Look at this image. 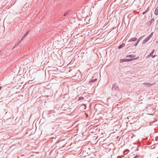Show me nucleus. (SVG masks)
<instances>
[{
  "label": "nucleus",
  "instance_id": "21",
  "mask_svg": "<svg viewBox=\"0 0 158 158\" xmlns=\"http://www.w3.org/2000/svg\"><path fill=\"white\" fill-rule=\"evenodd\" d=\"M1 88H2V87H1H1H0V90L1 89Z\"/></svg>",
  "mask_w": 158,
  "mask_h": 158
},
{
  "label": "nucleus",
  "instance_id": "16",
  "mask_svg": "<svg viewBox=\"0 0 158 158\" xmlns=\"http://www.w3.org/2000/svg\"><path fill=\"white\" fill-rule=\"evenodd\" d=\"M84 99V98L83 97H80L79 98V99L80 100H82Z\"/></svg>",
  "mask_w": 158,
  "mask_h": 158
},
{
  "label": "nucleus",
  "instance_id": "1",
  "mask_svg": "<svg viewBox=\"0 0 158 158\" xmlns=\"http://www.w3.org/2000/svg\"><path fill=\"white\" fill-rule=\"evenodd\" d=\"M112 90H114L115 91H118L119 90L118 87L116 86V83H114L112 85Z\"/></svg>",
  "mask_w": 158,
  "mask_h": 158
},
{
  "label": "nucleus",
  "instance_id": "9",
  "mask_svg": "<svg viewBox=\"0 0 158 158\" xmlns=\"http://www.w3.org/2000/svg\"><path fill=\"white\" fill-rule=\"evenodd\" d=\"M97 79L95 78H94V79H91L90 81V82H95L97 80Z\"/></svg>",
  "mask_w": 158,
  "mask_h": 158
},
{
  "label": "nucleus",
  "instance_id": "12",
  "mask_svg": "<svg viewBox=\"0 0 158 158\" xmlns=\"http://www.w3.org/2000/svg\"><path fill=\"white\" fill-rule=\"evenodd\" d=\"M143 85H146L150 86L151 84L149 83H144L143 84Z\"/></svg>",
  "mask_w": 158,
  "mask_h": 158
},
{
  "label": "nucleus",
  "instance_id": "18",
  "mask_svg": "<svg viewBox=\"0 0 158 158\" xmlns=\"http://www.w3.org/2000/svg\"><path fill=\"white\" fill-rule=\"evenodd\" d=\"M147 10L145 12H144L143 13V14L144 15V14H145L147 12Z\"/></svg>",
  "mask_w": 158,
  "mask_h": 158
},
{
  "label": "nucleus",
  "instance_id": "17",
  "mask_svg": "<svg viewBox=\"0 0 158 158\" xmlns=\"http://www.w3.org/2000/svg\"><path fill=\"white\" fill-rule=\"evenodd\" d=\"M139 43L138 42H137L136 43H135L134 44V45L135 46H136Z\"/></svg>",
  "mask_w": 158,
  "mask_h": 158
},
{
  "label": "nucleus",
  "instance_id": "5",
  "mask_svg": "<svg viewBox=\"0 0 158 158\" xmlns=\"http://www.w3.org/2000/svg\"><path fill=\"white\" fill-rule=\"evenodd\" d=\"M29 32L27 31L22 37V39L19 41V43H20L23 39L26 37V35Z\"/></svg>",
  "mask_w": 158,
  "mask_h": 158
},
{
  "label": "nucleus",
  "instance_id": "8",
  "mask_svg": "<svg viewBox=\"0 0 158 158\" xmlns=\"http://www.w3.org/2000/svg\"><path fill=\"white\" fill-rule=\"evenodd\" d=\"M154 14L156 15H158V6L155 9L154 12Z\"/></svg>",
  "mask_w": 158,
  "mask_h": 158
},
{
  "label": "nucleus",
  "instance_id": "11",
  "mask_svg": "<svg viewBox=\"0 0 158 158\" xmlns=\"http://www.w3.org/2000/svg\"><path fill=\"white\" fill-rule=\"evenodd\" d=\"M126 57H131V58H132V57H134V55H132V54L130 55L127 56H126Z\"/></svg>",
  "mask_w": 158,
  "mask_h": 158
},
{
  "label": "nucleus",
  "instance_id": "6",
  "mask_svg": "<svg viewBox=\"0 0 158 158\" xmlns=\"http://www.w3.org/2000/svg\"><path fill=\"white\" fill-rule=\"evenodd\" d=\"M125 46V44L123 43L120 45L118 47V49H120Z\"/></svg>",
  "mask_w": 158,
  "mask_h": 158
},
{
  "label": "nucleus",
  "instance_id": "14",
  "mask_svg": "<svg viewBox=\"0 0 158 158\" xmlns=\"http://www.w3.org/2000/svg\"><path fill=\"white\" fill-rule=\"evenodd\" d=\"M154 21V19H152L150 21V25H151L152 23Z\"/></svg>",
  "mask_w": 158,
  "mask_h": 158
},
{
  "label": "nucleus",
  "instance_id": "20",
  "mask_svg": "<svg viewBox=\"0 0 158 158\" xmlns=\"http://www.w3.org/2000/svg\"><path fill=\"white\" fill-rule=\"evenodd\" d=\"M137 157V156H136L135 157H134L133 158H136Z\"/></svg>",
  "mask_w": 158,
  "mask_h": 158
},
{
  "label": "nucleus",
  "instance_id": "13",
  "mask_svg": "<svg viewBox=\"0 0 158 158\" xmlns=\"http://www.w3.org/2000/svg\"><path fill=\"white\" fill-rule=\"evenodd\" d=\"M144 36V35L143 36H141L140 37H139V39H138L137 42H138V43H139V42L140 40H141V39Z\"/></svg>",
  "mask_w": 158,
  "mask_h": 158
},
{
  "label": "nucleus",
  "instance_id": "4",
  "mask_svg": "<svg viewBox=\"0 0 158 158\" xmlns=\"http://www.w3.org/2000/svg\"><path fill=\"white\" fill-rule=\"evenodd\" d=\"M137 39V38L134 37V38H131L128 41V42H132L135 41H136Z\"/></svg>",
  "mask_w": 158,
  "mask_h": 158
},
{
  "label": "nucleus",
  "instance_id": "2",
  "mask_svg": "<svg viewBox=\"0 0 158 158\" xmlns=\"http://www.w3.org/2000/svg\"><path fill=\"white\" fill-rule=\"evenodd\" d=\"M154 51L155 50L154 49H153L152 51L149 54V56H152V58H153L155 57L156 56V55H153Z\"/></svg>",
  "mask_w": 158,
  "mask_h": 158
},
{
  "label": "nucleus",
  "instance_id": "19",
  "mask_svg": "<svg viewBox=\"0 0 158 158\" xmlns=\"http://www.w3.org/2000/svg\"><path fill=\"white\" fill-rule=\"evenodd\" d=\"M152 35H153V33H152L150 35H151V36H152Z\"/></svg>",
  "mask_w": 158,
  "mask_h": 158
},
{
  "label": "nucleus",
  "instance_id": "15",
  "mask_svg": "<svg viewBox=\"0 0 158 158\" xmlns=\"http://www.w3.org/2000/svg\"><path fill=\"white\" fill-rule=\"evenodd\" d=\"M152 37V36L149 35L147 38H148V40H149Z\"/></svg>",
  "mask_w": 158,
  "mask_h": 158
},
{
  "label": "nucleus",
  "instance_id": "22",
  "mask_svg": "<svg viewBox=\"0 0 158 158\" xmlns=\"http://www.w3.org/2000/svg\"><path fill=\"white\" fill-rule=\"evenodd\" d=\"M7 113H8L7 112H6V114H7Z\"/></svg>",
  "mask_w": 158,
  "mask_h": 158
},
{
  "label": "nucleus",
  "instance_id": "3",
  "mask_svg": "<svg viewBox=\"0 0 158 158\" xmlns=\"http://www.w3.org/2000/svg\"><path fill=\"white\" fill-rule=\"evenodd\" d=\"M132 60V59H122L120 60V61L121 62H128Z\"/></svg>",
  "mask_w": 158,
  "mask_h": 158
},
{
  "label": "nucleus",
  "instance_id": "7",
  "mask_svg": "<svg viewBox=\"0 0 158 158\" xmlns=\"http://www.w3.org/2000/svg\"><path fill=\"white\" fill-rule=\"evenodd\" d=\"M149 40L147 38H145L142 42V44H144Z\"/></svg>",
  "mask_w": 158,
  "mask_h": 158
},
{
  "label": "nucleus",
  "instance_id": "10",
  "mask_svg": "<svg viewBox=\"0 0 158 158\" xmlns=\"http://www.w3.org/2000/svg\"><path fill=\"white\" fill-rule=\"evenodd\" d=\"M69 12H70L69 11H68L66 12L64 14L63 16H67L69 14Z\"/></svg>",
  "mask_w": 158,
  "mask_h": 158
}]
</instances>
